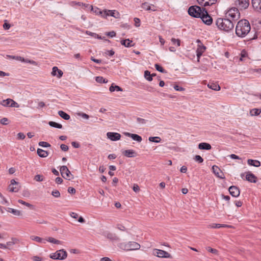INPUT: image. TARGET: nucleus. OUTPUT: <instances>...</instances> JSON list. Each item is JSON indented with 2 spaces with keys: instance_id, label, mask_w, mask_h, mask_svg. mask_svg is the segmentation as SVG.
<instances>
[{
  "instance_id": "nucleus-2",
  "label": "nucleus",
  "mask_w": 261,
  "mask_h": 261,
  "mask_svg": "<svg viewBox=\"0 0 261 261\" xmlns=\"http://www.w3.org/2000/svg\"><path fill=\"white\" fill-rule=\"evenodd\" d=\"M216 24L219 29L227 32L234 28L233 22L228 18H218L216 21Z\"/></svg>"
},
{
  "instance_id": "nucleus-58",
  "label": "nucleus",
  "mask_w": 261,
  "mask_h": 261,
  "mask_svg": "<svg viewBox=\"0 0 261 261\" xmlns=\"http://www.w3.org/2000/svg\"><path fill=\"white\" fill-rule=\"evenodd\" d=\"M60 148L62 149V150L64 151H67L69 149V147L67 145L63 144L61 145Z\"/></svg>"
},
{
  "instance_id": "nucleus-14",
  "label": "nucleus",
  "mask_w": 261,
  "mask_h": 261,
  "mask_svg": "<svg viewBox=\"0 0 261 261\" xmlns=\"http://www.w3.org/2000/svg\"><path fill=\"white\" fill-rule=\"evenodd\" d=\"M125 136L130 137L133 140L137 141L138 142H141L142 140V137L136 134H131L128 132L124 133Z\"/></svg>"
},
{
  "instance_id": "nucleus-24",
  "label": "nucleus",
  "mask_w": 261,
  "mask_h": 261,
  "mask_svg": "<svg viewBox=\"0 0 261 261\" xmlns=\"http://www.w3.org/2000/svg\"><path fill=\"white\" fill-rule=\"evenodd\" d=\"M198 148L200 150H209L212 148V146L209 143L202 142L198 144Z\"/></svg>"
},
{
  "instance_id": "nucleus-34",
  "label": "nucleus",
  "mask_w": 261,
  "mask_h": 261,
  "mask_svg": "<svg viewBox=\"0 0 261 261\" xmlns=\"http://www.w3.org/2000/svg\"><path fill=\"white\" fill-rule=\"evenodd\" d=\"M86 34L91 36L94 38H97L98 39H103L105 38V37H102L101 36L96 33H92L88 31H86Z\"/></svg>"
},
{
  "instance_id": "nucleus-4",
  "label": "nucleus",
  "mask_w": 261,
  "mask_h": 261,
  "mask_svg": "<svg viewBox=\"0 0 261 261\" xmlns=\"http://www.w3.org/2000/svg\"><path fill=\"white\" fill-rule=\"evenodd\" d=\"M67 257V252L63 249L57 250L56 252L49 255V257L53 259L63 260Z\"/></svg>"
},
{
  "instance_id": "nucleus-61",
  "label": "nucleus",
  "mask_w": 261,
  "mask_h": 261,
  "mask_svg": "<svg viewBox=\"0 0 261 261\" xmlns=\"http://www.w3.org/2000/svg\"><path fill=\"white\" fill-rule=\"evenodd\" d=\"M229 157L234 160H241V158H240L238 155H237L234 154H231L229 155Z\"/></svg>"
},
{
  "instance_id": "nucleus-52",
  "label": "nucleus",
  "mask_w": 261,
  "mask_h": 261,
  "mask_svg": "<svg viewBox=\"0 0 261 261\" xmlns=\"http://www.w3.org/2000/svg\"><path fill=\"white\" fill-rule=\"evenodd\" d=\"M51 195L56 198H58L60 196V193L58 190H55L52 191Z\"/></svg>"
},
{
  "instance_id": "nucleus-10",
  "label": "nucleus",
  "mask_w": 261,
  "mask_h": 261,
  "mask_svg": "<svg viewBox=\"0 0 261 261\" xmlns=\"http://www.w3.org/2000/svg\"><path fill=\"white\" fill-rule=\"evenodd\" d=\"M108 16H111L116 18H118L120 17V14L116 10H105L103 11L102 17L103 18H107Z\"/></svg>"
},
{
  "instance_id": "nucleus-15",
  "label": "nucleus",
  "mask_w": 261,
  "mask_h": 261,
  "mask_svg": "<svg viewBox=\"0 0 261 261\" xmlns=\"http://www.w3.org/2000/svg\"><path fill=\"white\" fill-rule=\"evenodd\" d=\"M213 173L220 178L223 179L224 178L223 173L221 172L220 169L216 165H214L212 167Z\"/></svg>"
},
{
  "instance_id": "nucleus-16",
  "label": "nucleus",
  "mask_w": 261,
  "mask_h": 261,
  "mask_svg": "<svg viewBox=\"0 0 261 261\" xmlns=\"http://www.w3.org/2000/svg\"><path fill=\"white\" fill-rule=\"evenodd\" d=\"M18 182H16L15 179H13L11 180V184L9 186L8 189L9 191L12 192H17L19 190L17 186L14 187V185H18Z\"/></svg>"
},
{
  "instance_id": "nucleus-28",
  "label": "nucleus",
  "mask_w": 261,
  "mask_h": 261,
  "mask_svg": "<svg viewBox=\"0 0 261 261\" xmlns=\"http://www.w3.org/2000/svg\"><path fill=\"white\" fill-rule=\"evenodd\" d=\"M37 152L38 155L41 158H45L48 155V152L47 151H45L40 148H38Z\"/></svg>"
},
{
  "instance_id": "nucleus-36",
  "label": "nucleus",
  "mask_w": 261,
  "mask_h": 261,
  "mask_svg": "<svg viewBox=\"0 0 261 261\" xmlns=\"http://www.w3.org/2000/svg\"><path fill=\"white\" fill-rule=\"evenodd\" d=\"M118 247L124 250L129 251L128 243H121L118 245Z\"/></svg>"
},
{
  "instance_id": "nucleus-45",
  "label": "nucleus",
  "mask_w": 261,
  "mask_h": 261,
  "mask_svg": "<svg viewBox=\"0 0 261 261\" xmlns=\"http://www.w3.org/2000/svg\"><path fill=\"white\" fill-rule=\"evenodd\" d=\"M194 160L199 163H202L203 162V158L199 155H196L194 158Z\"/></svg>"
},
{
  "instance_id": "nucleus-32",
  "label": "nucleus",
  "mask_w": 261,
  "mask_h": 261,
  "mask_svg": "<svg viewBox=\"0 0 261 261\" xmlns=\"http://www.w3.org/2000/svg\"><path fill=\"white\" fill-rule=\"evenodd\" d=\"M198 42L200 43V44H198L197 48L196 50L198 51L203 53L206 49V46H204L199 40H198Z\"/></svg>"
},
{
  "instance_id": "nucleus-3",
  "label": "nucleus",
  "mask_w": 261,
  "mask_h": 261,
  "mask_svg": "<svg viewBox=\"0 0 261 261\" xmlns=\"http://www.w3.org/2000/svg\"><path fill=\"white\" fill-rule=\"evenodd\" d=\"M206 9L197 5L191 6L188 8V13L190 16L194 18H199Z\"/></svg>"
},
{
  "instance_id": "nucleus-53",
  "label": "nucleus",
  "mask_w": 261,
  "mask_h": 261,
  "mask_svg": "<svg viewBox=\"0 0 261 261\" xmlns=\"http://www.w3.org/2000/svg\"><path fill=\"white\" fill-rule=\"evenodd\" d=\"M34 179L37 181H42L43 180V176L37 174L35 176Z\"/></svg>"
},
{
  "instance_id": "nucleus-35",
  "label": "nucleus",
  "mask_w": 261,
  "mask_h": 261,
  "mask_svg": "<svg viewBox=\"0 0 261 261\" xmlns=\"http://www.w3.org/2000/svg\"><path fill=\"white\" fill-rule=\"evenodd\" d=\"M48 124L51 126V127H55V128H62V124H60V123H57L56 122H54V121H49L48 122Z\"/></svg>"
},
{
  "instance_id": "nucleus-46",
  "label": "nucleus",
  "mask_w": 261,
  "mask_h": 261,
  "mask_svg": "<svg viewBox=\"0 0 261 261\" xmlns=\"http://www.w3.org/2000/svg\"><path fill=\"white\" fill-rule=\"evenodd\" d=\"M23 62L30 63L32 65H35V66H37L38 64L34 60H30L28 59H24V61Z\"/></svg>"
},
{
  "instance_id": "nucleus-12",
  "label": "nucleus",
  "mask_w": 261,
  "mask_h": 261,
  "mask_svg": "<svg viewBox=\"0 0 261 261\" xmlns=\"http://www.w3.org/2000/svg\"><path fill=\"white\" fill-rule=\"evenodd\" d=\"M107 136L108 139L113 141H116L120 140L121 135L118 133L108 132L107 133Z\"/></svg>"
},
{
  "instance_id": "nucleus-30",
  "label": "nucleus",
  "mask_w": 261,
  "mask_h": 261,
  "mask_svg": "<svg viewBox=\"0 0 261 261\" xmlns=\"http://www.w3.org/2000/svg\"><path fill=\"white\" fill-rule=\"evenodd\" d=\"M30 238L32 240L37 242L38 243H44V244H45L46 243V240L45 239L41 238L39 237L32 236H31Z\"/></svg>"
},
{
  "instance_id": "nucleus-62",
  "label": "nucleus",
  "mask_w": 261,
  "mask_h": 261,
  "mask_svg": "<svg viewBox=\"0 0 261 261\" xmlns=\"http://www.w3.org/2000/svg\"><path fill=\"white\" fill-rule=\"evenodd\" d=\"M71 145L74 148H79L80 147V143L76 142H72Z\"/></svg>"
},
{
  "instance_id": "nucleus-48",
  "label": "nucleus",
  "mask_w": 261,
  "mask_h": 261,
  "mask_svg": "<svg viewBox=\"0 0 261 261\" xmlns=\"http://www.w3.org/2000/svg\"><path fill=\"white\" fill-rule=\"evenodd\" d=\"M93 11L94 13H95L96 15H102L103 14V12L101 11L99 8L97 7H95L94 8V10H92Z\"/></svg>"
},
{
  "instance_id": "nucleus-37",
  "label": "nucleus",
  "mask_w": 261,
  "mask_h": 261,
  "mask_svg": "<svg viewBox=\"0 0 261 261\" xmlns=\"http://www.w3.org/2000/svg\"><path fill=\"white\" fill-rule=\"evenodd\" d=\"M45 240H46V242L48 241L49 242H50V243H54L55 244H61L60 241H59L58 240H56L52 237H48L46 239H45Z\"/></svg>"
},
{
  "instance_id": "nucleus-38",
  "label": "nucleus",
  "mask_w": 261,
  "mask_h": 261,
  "mask_svg": "<svg viewBox=\"0 0 261 261\" xmlns=\"http://www.w3.org/2000/svg\"><path fill=\"white\" fill-rule=\"evenodd\" d=\"M144 77L148 81H151L152 80V75H151L150 72L148 70L145 71Z\"/></svg>"
},
{
  "instance_id": "nucleus-9",
  "label": "nucleus",
  "mask_w": 261,
  "mask_h": 261,
  "mask_svg": "<svg viewBox=\"0 0 261 261\" xmlns=\"http://www.w3.org/2000/svg\"><path fill=\"white\" fill-rule=\"evenodd\" d=\"M1 104L3 106L8 107H14L18 108L19 105L15 101L11 98H8L5 100H3Z\"/></svg>"
},
{
  "instance_id": "nucleus-60",
  "label": "nucleus",
  "mask_w": 261,
  "mask_h": 261,
  "mask_svg": "<svg viewBox=\"0 0 261 261\" xmlns=\"http://www.w3.org/2000/svg\"><path fill=\"white\" fill-rule=\"evenodd\" d=\"M116 34L115 32L114 31H111L107 33V35L110 37H113L116 36Z\"/></svg>"
},
{
  "instance_id": "nucleus-27",
  "label": "nucleus",
  "mask_w": 261,
  "mask_h": 261,
  "mask_svg": "<svg viewBox=\"0 0 261 261\" xmlns=\"http://www.w3.org/2000/svg\"><path fill=\"white\" fill-rule=\"evenodd\" d=\"M7 211L9 213H12L14 215L16 216H20L22 215L21 212L17 210H15L10 207H8Z\"/></svg>"
},
{
  "instance_id": "nucleus-42",
  "label": "nucleus",
  "mask_w": 261,
  "mask_h": 261,
  "mask_svg": "<svg viewBox=\"0 0 261 261\" xmlns=\"http://www.w3.org/2000/svg\"><path fill=\"white\" fill-rule=\"evenodd\" d=\"M107 238L111 240H118V237L115 234L112 233H108L107 234Z\"/></svg>"
},
{
  "instance_id": "nucleus-21",
  "label": "nucleus",
  "mask_w": 261,
  "mask_h": 261,
  "mask_svg": "<svg viewBox=\"0 0 261 261\" xmlns=\"http://www.w3.org/2000/svg\"><path fill=\"white\" fill-rule=\"evenodd\" d=\"M123 154L128 158H133L137 155L136 151L133 149L125 150L123 152Z\"/></svg>"
},
{
  "instance_id": "nucleus-47",
  "label": "nucleus",
  "mask_w": 261,
  "mask_h": 261,
  "mask_svg": "<svg viewBox=\"0 0 261 261\" xmlns=\"http://www.w3.org/2000/svg\"><path fill=\"white\" fill-rule=\"evenodd\" d=\"M39 145L43 147H48L50 146V144L46 142L40 141L39 142Z\"/></svg>"
},
{
  "instance_id": "nucleus-6",
  "label": "nucleus",
  "mask_w": 261,
  "mask_h": 261,
  "mask_svg": "<svg viewBox=\"0 0 261 261\" xmlns=\"http://www.w3.org/2000/svg\"><path fill=\"white\" fill-rule=\"evenodd\" d=\"M226 14L232 18L233 20H238L240 16L238 9L235 7L229 9Z\"/></svg>"
},
{
  "instance_id": "nucleus-59",
  "label": "nucleus",
  "mask_w": 261,
  "mask_h": 261,
  "mask_svg": "<svg viewBox=\"0 0 261 261\" xmlns=\"http://www.w3.org/2000/svg\"><path fill=\"white\" fill-rule=\"evenodd\" d=\"M117 228L121 231H125L126 230L125 227L123 225L120 224H118L117 225Z\"/></svg>"
},
{
  "instance_id": "nucleus-57",
  "label": "nucleus",
  "mask_w": 261,
  "mask_h": 261,
  "mask_svg": "<svg viewBox=\"0 0 261 261\" xmlns=\"http://www.w3.org/2000/svg\"><path fill=\"white\" fill-rule=\"evenodd\" d=\"M135 21V25L136 27H139L140 25V19L138 18H135L134 19Z\"/></svg>"
},
{
  "instance_id": "nucleus-17",
  "label": "nucleus",
  "mask_w": 261,
  "mask_h": 261,
  "mask_svg": "<svg viewBox=\"0 0 261 261\" xmlns=\"http://www.w3.org/2000/svg\"><path fill=\"white\" fill-rule=\"evenodd\" d=\"M246 179L252 183H256L257 182V177L252 173L248 172L246 176Z\"/></svg>"
},
{
  "instance_id": "nucleus-13",
  "label": "nucleus",
  "mask_w": 261,
  "mask_h": 261,
  "mask_svg": "<svg viewBox=\"0 0 261 261\" xmlns=\"http://www.w3.org/2000/svg\"><path fill=\"white\" fill-rule=\"evenodd\" d=\"M198 3L205 8L206 6H212L216 3L217 0H197Z\"/></svg>"
},
{
  "instance_id": "nucleus-54",
  "label": "nucleus",
  "mask_w": 261,
  "mask_h": 261,
  "mask_svg": "<svg viewBox=\"0 0 261 261\" xmlns=\"http://www.w3.org/2000/svg\"><path fill=\"white\" fill-rule=\"evenodd\" d=\"M171 41L174 44H177L178 46L180 45V40L178 39L172 38Z\"/></svg>"
},
{
  "instance_id": "nucleus-1",
  "label": "nucleus",
  "mask_w": 261,
  "mask_h": 261,
  "mask_svg": "<svg viewBox=\"0 0 261 261\" xmlns=\"http://www.w3.org/2000/svg\"><path fill=\"white\" fill-rule=\"evenodd\" d=\"M251 27L248 20L242 19L238 21L236 27V34L240 37H245L250 31Z\"/></svg>"
},
{
  "instance_id": "nucleus-51",
  "label": "nucleus",
  "mask_w": 261,
  "mask_h": 261,
  "mask_svg": "<svg viewBox=\"0 0 261 261\" xmlns=\"http://www.w3.org/2000/svg\"><path fill=\"white\" fill-rule=\"evenodd\" d=\"M0 123L3 125H7L9 123V120L7 118H3L0 120Z\"/></svg>"
},
{
  "instance_id": "nucleus-63",
  "label": "nucleus",
  "mask_w": 261,
  "mask_h": 261,
  "mask_svg": "<svg viewBox=\"0 0 261 261\" xmlns=\"http://www.w3.org/2000/svg\"><path fill=\"white\" fill-rule=\"evenodd\" d=\"M13 59L18 61H20L22 62L24 61V58L20 56H13Z\"/></svg>"
},
{
  "instance_id": "nucleus-26",
  "label": "nucleus",
  "mask_w": 261,
  "mask_h": 261,
  "mask_svg": "<svg viewBox=\"0 0 261 261\" xmlns=\"http://www.w3.org/2000/svg\"><path fill=\"white\" fill-rule=\"evenodd\" d=\"M121 44L126 47H129L133 46L134 45L132 44V41L130 40L129 39H123L120 41Z\"/></svg>"
},
{
  "instance_id": "nucleus-41",
  "label": "nucleus",
  "mask_w": 261,
  "mask_h": 261,
  "mask_svg": "<svg viewBox=\"0 0 261 261\" xmlns=\"http://www.w3.org/2000/svg\"><path fill=\"white\" fill-rule=\"evenodd\" d=\"M95 80L97 83H107L108 82L107 80L104 79L102 76H96Z\"/></svg>"
},
{
  "instance_id": "nucleus-5",
  "label": "nucleus",
  "mask_w": 261,
  "mask_h": 261,
  "mask_svg": "<svg viewBox=\"0 0 261 261\" xmlns=\"http://www.w3.org/2000/svg\"><path fill=\"white\" fill-rule=\"evenodd\" d=\"M60 171L62 176L66 179L70 180L74 178L73 175L71 173L66 166H61L60 168Z\"/></svg>"
},
{
  "instance_id": "nucleus-64",
  "label": "nucleus",
  "mask_w": 261,
  "mask_h": 261,
  "mask_svg": "<svg viewBox=\"0 0 261 261\" xmlns=\"http://www.w3.org/2000/svg\"><path fill=\"white\" fill-rule=\"evenodd\" d=\"M68 192L70 194H75L76 192V190L74 188L69 187L68 189Z\"/></svg>"
},
{
  "instance_id": "nucleus-19",
  "label": "nucleus",
  "mask_w": 261,
  "mask_h": 261,
  "mask_svg": "<svg viewBox=\"0 0 261 261\" xmlns=\"http://www.w3.org/2000/svg\"><path fill=\"white\" fill-rule=\"evenodd\" d=\"M128 249L129 250H138L140 248V245L134 241L128 242Z\"/></svg>"
},
{
  "instance_id": "nucleus-44",
  "label": "nucleus",
  "mask_w": 261,
  "mask_h": 261,
  "mask_svg": "<svg viewBox=\"0 0 261 261\" xmlns=\"http://www.w3.org/2000/svg\"><path fill=\"white\" fill-rule=\"evenodd\" d=\"M211 227L212 228H219L220 227H227V225L225 224H215L213 223L210 225Z\"/></svg>"
},
{
  "instance_id": "nucleus-22",
  "label": "nucleus",
  "mask_w": 261,
  "mask_h": 261,
  "mask_svg": "<svg viewBox=\"0 0 261 261\" xmlns=\"http://www.w3.org/2000/svg\"><path fill=\"white\" fill-rule=\"evenodd\" d=\"M252 5L257 11H261V0H252Z\"/></svg>"
},
{
  "instance_id": "nucleus-11",
  "label": "nucleus",
  "mask_w": 261,
  "mask_h": 261,
  "mask_svg": "<svg viewBox=\"0 0 261 261\" xmlns=\"http://www.w3.org/2000/svg\"><path fill=\"white\" fill-rule=\"evenodd\" d=\"M228 191L230 194L234 197H238L240 194L239 188L235 186H230L228 189Z\"/></svg>"
},
{
  "instance_id": "nucleus-33",
  "label": "nucleus",
  "mask_w": 261,
  "mask_h": 261,
  "mask_svg": "<svg viewBox=\"0 0 261 261\" xmlns=\"http://www.w3.org/2000/svg\"><path fill=\"white\" fill-rule=\"evenodd\" d=\"M142 8L143 9H145L147 11H155L156 9H152L151 8V6L149 5L148 3L147 2H145L142 3L141 5Z\"/></svg>"
},
{
  "instance_id": "nucleus-55",
  "label": "nucleus",
  "mask_w": 261,
  "mask_h": 261,
  "mask_svg": "<svg viewBox=\"0 0 261 261\" xmlns=\"http://www.w3.org/2000/svg\"><path fill=\"white\" fill-rule=\"evenodd\" d=\"M25 137V135L23 133H19L17 134L18 140H23Z\"/></svg>"
},
{
  "instance_id": "nucleus-56",
  "label": "nucleus",
  "mask_w": 261,
  "mask_h": 261,
  "mask_svg": "<svg viewBox=\"0 0 261 261\" xmlns=\"http://www.w3.org/2000/svg\"><path fill=\"white\" fill-rule=\"evenodd\" d=\"M174 88L176 91H183L185 90V88L177 85H175L174 86Z\"/></svg>"
},
{
  "instance_id": "nucleus-40",
  "label": "nucleus",
  "mask_w": 261,
  "mask_h": 261,
  "mask_svg": "<svg viewBox=\"0 0 261 261\" xmlns=\"http://www.w3.org/2000/svg\"><path fill=\"white\" fill-rule=\"evenodd\" d=\"M155 68L156 70L161 73H166V71L159 64H155L154 65Z\"/></svg>"
},
{
  "instance_id": "nucleus-18",
  "label": "nucleus",
  "mask_w": 261,
  "mask_h": 261,
  "mask_svg": "<svg viewBox=\"0 0 261 261\" xmlns=\"http://www.w3.org/2000/svg\"><path fill=\"white\" fill-rule=\"evenodd\" d=\"M132 119L135 123L139 125L144 124L147 121V120L145 119L138 117L136 116H133Z\"/></svg>"
},
{
  "instance_id": "nucleus-43",
  "label": "nucleus",
  "mask_w": 261,
  "mask_h": 261,
  "mask_svg": "<svg viewBox=\"0 0 261 261\" xmlns=\"http://www.w3.org/2000/svg\"><path fill=\"white\" fill-rule=\"evenodd\" d=\"M261 113V109L254 108L250 110V114H260Z\"/></svg>"
},
{
  "instance_id": "nucleus-39",
  "label": "nucleus",
  "mask_w": 261,
  "mask_h": 261,
  "mask_svg": "<svg viewBox=\"0 0 261 261\" xmlns=\"http://www.w3.org/2000/svg\"><path fill=\"white\" fill-rule=\"evenodd\" d=\"M148 140L151 142L159 143L161 141V139L159 137H150Z\"/></svg>"
},
{
  "instance_id": "nucleus-49",
  "label": "nucleus",
  "mask_w": 261,
  "mask_h": 261,
  "mask_svg": "<svg viewBox=\"0 0 261 261\" xmlns=\"http://www.w3.org/2000/svg\"><path fill=\"white\" fill-rule=\"evenodd\" d=\"M18 202L19 203L23 204V205H25V206H28V207H29L30 208H32L33 206V205H32V204H30V203H29L28 202H26L23 201L22 200L19 199V200H18Z\"/></svg>"
},
{
  "instance_id": "nucleus-23",
  "label": "nucleus",
  "mask_w": 261,
  "mask_h": 261,
  "mask_svg": "<svg viewBox=\"0 0 261 261\" xmlns=\"http://www.w3.org/2000/svg\"><path fill=\"white\" fill-rule=\"evenodd\" d=\"M63 73L62 72V71L60 69H59L56 66H54L53 68V69H52V72H51V74L53 75V76H57L58 77H61L62 75H63Z\"/></svg>"
},
{
  "instance_id": "nucleus-31",
  "label": "nucleus",
  "mask_w": 261,
  "mask_h": 261,
  "mask_svg": "<svg viewBox=\"0 0 261 261\" xmlns=\"http://www.w3.org/2000/svg\"><path fill=\"white\" fill-rule=\"evenodd\" d=\"M109 90L112 92L115 91H122L123 89L119 86L117 85H114V84H112L111 86L110 87Z\"/></svg>"
},
{
  "instance_id": "nucleus-25",
  "label": "nucleus",
  "mask_w": 261,
  "mask_h": 261,
  "mask_svg": "<svg viewBox=\"0 0 261 261\" xmlns=\"http://www.w3.org/2000/svg\"><path fill=\"white\" fill-rule=\"evenodd\" d=\"M247 163L250 166L258 167L260 166V162L258 160L248 159L247 160Z\"/></svg>"
},
{
  "instance_id": "nucleus-8",
  "label": "nucleus",
  "mask_w": 261,
  "mask_h": 261,
  "mask_svg": "<svg viewBox=\"0 0 261 261\" xmlns=\"http://www.w3.org/2000/svg\"><path fill=\"white\" fill-rule=\"evenodd\" d=\"M153 254L159 257L171 258L170 253L162 250L155 249L153 251Z\"/></svg>"
},
{
  "instance_id": "nucleus-50",
  "label": "nucleus",
  "mask_w": 261,
  "mask_h": 261,
  "mask_svg": "<svg viewBox=\"0 0 261 261\" xmlns=\"http://www.w3.org/2000/svg\"><path fill=\"white\" fill-rule=\"evenodd\" d=\"M206 250L208 251V252H210L213 254H218V251L216 249H213L210 247H207L206 248Z\"/></svg>"
},
{
  "instance_id": "nucleus-20",
  "label": "nucleus",
  "mask_w": 261,
  "mask_h": 261,
  "mask_svg": "<svg viewBox=\"0 0 261 261\" xmlns=\"http://www.w3.org/2000/svg\"><path fill=\"white\" fill-rule=\"evenodd\" d=\"M237 2L239 7L244 9L247 8L249 5V0H238Z\"/></svg>"
},
{
  "instance_id": "nucleus-7",
  "label": "nucleus",
  "mask_w": 261,
  "mask_h": 261,
  "mask_svg": "<svg viewBox=\"0 0 261 261\" xmlns=\"http://www.w3.org/2000/svg\"><path fill=\"white\" fill-rule=\"evenodd\" d=\"M200 18H201L203 22L206 25H210L213 23V18L208 14L206 9L204 11L201 17H200Z\"/></svg>"
},
{
  "instance_id": "nucleus-29",
  "label": "nucleus",
  "mask_w": 261,
  "mask_h": 261,
  "mask_svg": "<svg viewBox=\"0 0 261 261\" xmlns=\"http://www.w3.org/2000/svg\"><path fill=\"white\" fill-rule=\"evenodd\" d=\"M207 86L209 88L214 90L215 91H219L220 90V87L219 85L214 83H210Z\"/></svg>"
}]
</instances>
